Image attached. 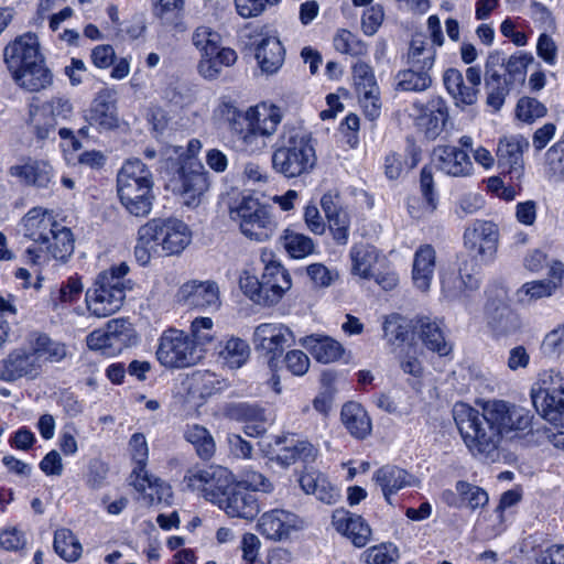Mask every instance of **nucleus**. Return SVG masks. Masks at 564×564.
<instances>
[{"mask_svg": "<svg viewBox=\"0 0 564 564\" xmlns=\"http://www.w3.org/2000/svg\"><path fill=\"white\" fill-rule=\"evenodd\" d=\"M480 411L457 402L453 417L459 434L474 457L495 462L505 440H513L531 431L530 410L505 400H488Z\"/></svg>", "mask_w": 564, "mask_h": 564, "instance_id": "obj_1", "label": "nucleus"}, {"mask_svg": "<svg viewBox=\"0 0 564 564\" xmlns=\"http://www.w3.org/2000/svg\"><path fill=\"white\" fill-rule=\"evenodd\" d=\"M192 241L189 227L177 218H153L138 230L135 260L147 265L153 257L177 256Z\"/></svg>", "mask_w": 564, "mask_h": 564, "instance_id": "obj_2", "label": "nucleus"}, {"mask_svg": "<svg viewBox=\"0 0 564 564\" xmlns=\"http://www.w3.org/2000/svg\"><path fill=\"white\" fill-rule=\"evenodd\" d=\"M272 169L285 178L310 174L317 156L312 134L302 127L284 124L272 152Z\"/></svg>", "mask_w": 564, "mask_h": 564, "instance_id": "obj_3", "label": "nucleus"}, {"mask_svg": "<svg viewBox=\"0 0 564 564\" xmlns=\"http://www.w3.org/2000/svg\"><path fill=\"white\" fill-rule=\"evenodd\" d=\"M151 170L140 159L127 160L117 173V195L124 210L144 218L152 212L155 200Z\"/></svg>", "mask_w": 564, "mask_h": 564, "instance_id": "obj_4", "label": "nucleus"}, {"mask_svg": "<svg viewBox=\"0 0 564 564\" xmlns=\"http://www.w3.org/2000/svg\"><path fill=\"white\" fill-rule=\"evenodd\" d=\"M129 272L126 262L112 265L101 271L94 284L86 291L85 301L88 312L98 318L108 317L118 312L130 289V281L124 278Z\"/></svg>", "mask_w": 564, "mask_h": 564, "instance_id": "obj_5", "label": "nucleus"}, {"mask_svg": "<svg viewBox=\"0 0 564 564\" xmlns=\"http://www.w3.org/2000/svg\"><path fill=\"white\" fill-rule=\"evenodd\" d=\"M134 467L130 475V484L142 494L148 505L165 502L170 503L173 492L169 484L149 474L145 469L149 449L145 436L135 433L129 442Z\"/></svg>", "mask_w": 564, "mask_h": 564, "instance_id": "obj_6", "label": "nucleus"}, {"mask_svg": "<svg viewBox=\"0 0 564 564\" xmlns=\"http://www.w3.org/2000/svg\"><path fill=\"white\" fill-rule=\"evenodd\" d=\"M535 411L547 422L564 420V369H546L538 373L530 389Z\"/></svg>", "mask_w": 564, "mask_h": 564, "instance_id": "obj_7", "label": "nucleus"}, {"mask_svg": "<svg viewBox=\"0 0 564 564\" xmlns=\"http://www.w3.org/2000/svg\"><path fill=\"white\" fill-rule=\"evenodd\" d=\"M229 214L238 223L241 234L250 240L264 242L276 231L278 223L270 208L250 195L243 196Z\"/></svg>", "mask_w": 564, "mask_h": 564, "instance_id": "obj_8", "label": "nucleus"}, {"mask_svg": "<svg viewBox=\"0 0 564 564\" xmlns=\"http://www.w3.org/2000/svg\"><path fill=\"white\" fill-rule=\"evenodd\" d=\"M203 357V351L183 330L170 328L159 340L156 358L166 368H186L195 365Z\"/></svg>", "mask_w": 564, "mask_h": 564, "instance_id": "obj_9", "label": "nucleus"}, {"mask_svg": "<svg viewBox=\"0 0 564 564\" xmlns=\"http://www.w3.org/2000/svg\"><path fill=\"white\" fill-rule=\"evenodd\" d=\"M170 186L180 196L182 204L195 208L199 206L209 189V173L199 162H186L171 180Z\"/></svg>", "mask_w": 564, "mask_h": 564, "instance_id": "obj_10", "label": "nucleus"}, {"mask_svg": "<svg viewBox=\"0 0 564 564\" xmlns=\"http://www.w3.org/2000/svg\"><path fill=\"white\" fill-rule=\"evenodd\" d=\"M186 487L199 492L206 500L219 505L235 482L231 471L221 466L193 468L184 476Z\"/></svg>", "mask_w": 564, "mask_h": 564, "instance_id": "obj_11", "label": "nucleus"}, {"mask_svg": "<svg viewBox=\"0 0 564 564\" xmlns=\"http://www.w3.org/2000/svg\"><path fill=\"white\" fill-rule=\"evenodd\" d=\"M74 252V237L69 228L59 226L42 245L29 247L26 258L35 265H46L51 260L66 262Z\"/></svg>", "mask_w": 564, "mask_h": 564, "instance_id": "obj_12", "label": "nucleus"}, {"mask_svg": "<svg viewBox=\"0 0 564 564\" xmlns=\"http://www.w3.org/2000/svg\"><path fill=\"white\" fill-rule=\"evenodd\" d=\"M304 528V520L285 509L267 511L260 516L257 523L259 533L273 542L290 541L293 535Z\"/></svg>", "mask_w": 564, "mask_h": 564, "instance_id": "obj_13", "label": "nucleus"}, {"mask_svg": "<svg viewBox=\"0 0 564 564\" xmlns=\"http://www.w3.org/2000/svg\"><path fill=\"white\" fill-rule=\"evenodd\" d=\"M294 334L285 325L263 323L253 332V345L258 352L269 359L270 366L282 356L284 349L294 344Z\"/></svg>", "mask_w": 564, "mask_h": 564, "instance_id": "obj_14", "label": "nucleus"}, {"mask_svg": "<svg viewBox=\"0 0 564 564\" xmlns=\"http://www.w3.org/2000/svg\"><path fill=\"white\" fill-rule=\"evenodd\" d=\"M410 117L426 139L435 140L448 119L446 102L441 97H432L425 104L415 101L411 106Z\"/></svg>", "mask_w": 564, "mask_h": 564, "instance_id": "obj_15", "label": "nucleus"}, {"mask_svg": "<svg viewBox=\"0 0 564 564\" xmlns=\"http://www.w3.org/2000/svg\"><path fill=\"white\" fill-rule=\"evenodd\" d=\"M499 239L496 224L488 220H476L464 232V245L481 262L494 260Z\"/></svg>", "mask_w": 564, "mask_h": 564, "instance_id": "obj_16", "label": "nucleus"}, {"mask_svg": "<svg viewBox=\"0 0 564 564\" xmlns=\"http://www.w3.org/2000/svg\"><path fill=\"white\" fill-rule=\"evenodd\" d=\"M245 119L242 111L234 108L228 112V122L232 135L235 148L247 154H259L267 148V135L253 124H249V120Z\"/></svg>", "mask_w": 564, "mask_h": 564, "instance_id": "obj_17", "label": "nucleus"}, {"mask_svg": "<svg viewBox=\"0 0 564 564\" xmlns=\"http://www.w3.org/2000/svg\"><path fill=\"white\" fill-rule=\"evenodd\" d=\"M318 454L317 448L306 440H300L294 434L276 436L271 453V460L282 467H289L297 460L312 463Z\"/></svg>", "mask_w": 564, "mask_h": 564, "instance_id": "obj_18", "label": "nucleus"}, {"mask_svg": "<svg viewBox=\"0 0 564 564\" xmlns=\"http://www.w3.org/2000/svg\"><path fill=\"white\" fill-rule=\"evenodd\" d=\"M351 69L354 84L365 112L370 119H376L380 115L381 102L373 69L362 61L356 62Z\"/></svg>", "mask_w": 564, "mask_h": 564, "instance_id": "obj_19", "label": "nucleus"}, {"mask_svg": "<svg viewBox=\"0 0 564 564\" xmlns=\"http://www.w3.org/2000/svg\"><path fill=\"white\" fill-rule=\"evenodd\" d=\"M42 56L39 37L32 32L17 36L3 50V61L10 74L39 61Z\"/></svg>", "mask_w": 564, "mask_h": 564, "instance_id": "obj_20", "label": "nucleus"}, {"mask_svg": "<svg viewBox=\"0 0 564 564\" xmlns=\"http://www.w3.org/2000/svg\"><path fill=\"white\" fill-rule=\"evenodd\" d=\"M432 162L437 171L453 177L471 176L475 170L467 151L449 144L434 148Z\"/></svg>", "mask_w": 564, "mask_h": 564, "instance_id": "obj_21", "label": "nucleus"}, {"mask_svg": "<svg viewBox=\"0 0 564 564\" xmlns=\"http://www.w3.org/2000/svg\"><path fill=\"white\" fill-rule=\"evenodd\" d=\"M177 299L189 307L216 311L220 306L219 288L209 280L184 283L177 292Z\"/></svg>", "mask_w": 564, "mask_h": 564, "instance_id": "obj_22", "label": "nucleus"}, {"mask_svg": "<svg viewBox=\"0 0 564 564\" xmlns=\"http://www.w3.org/2000/svg\"><path fill=\"white\" fill-rule=\"evenodd\" d=\"M529 143L522 138L501 139L497 148L498 166L511 181L521 182L524 174L523 151Z\"/></svg>", "mask_w": 564, "mask_h": 564, "instance_id": "obj_23", "label": "nucleus"}, {"mask_svg": "<svg viewBox=\"0 0 564 564\" xmlns=\"http://www.w3.org/2000/svg\"><path fill=\"white\" fill-rule=\"evenodd\" d=\"M271 256L272 253L268 250H262L261 252L262 261H268L262 273V289L264 290V301L268 305L278 303L292 285L288 270L279 262L270 260Z\"/></svg>", "mask_w": 564, "mask_h": 564, "instance_id": "obj_24", "label": "nucleus"}, {"mask_svg": "<svg viewBox=\"0 0 564 564\" xmlns=\"http://www.w3.org/2000/svg\"><path fill=\"white\" fill-rule=\"evenodd\" d=\"M218 506L229 517L248 521L253 520L260 512V503L257 497L235 482Z\"/></svg>", "mask_w": 564, "mask_h": 564, "instance_id": "obj_25", "label": "nucleus"}, {"mask_svg": "<svg viewBox=\"0 0 564 564\" xmlns=\"http://www.w3.org/2000/svg\"><path fill=\"white\" fill-rule=\"evenodd\" d=\"M61 226L52 210L34 207L22 218L23 235L34 241V246L42 245Z\"/></svg>", "mask_w": 564, "mask_h": 564, "instance_id": "obj_26", "label": "nucleus"}, {"mask_svg": "<svg viewBox=\"0 0 564 564\" xmlns=\"http://www.w3.org/2000/svg\"><path fill=\"white\" fill-rule=\"evenodd\" d=\"M42 370L31 350L15 349L4 358L0 366V379L15 381L21 378L34 379Z\"/></svg>", "mask_w": 564, "mask_h": 564, "instance_id": "obj_27", "label": "nucleus"}, {"mask_svg": "<svg viewBox=\"0 0 564 564\" xmlns=\"http://www.w3.org/2000/svg\"><path fill=\"white\" fill-rule=\"evenodd\" d=\"M332 523L338 533L349 539L357 547H362L370 541L371 529L361 516L337 509L333 512Z\"/></svg>", "mask_w": 564, "mask_h": 564, "instance_id": "obj_28", "label": "nucleus"}, {"mask_svg": "<svg viewBox=\"0 0 564 564\" xmlns=\"http://www.w3.org/2000/svg\"><path fill=\"white\" fill-rule=\"evenodd\" d=\"M9 174L24 185L37 188H48L54 178V170L48 161L31 158L22 164L10 166Z\"/></svg>", "mask_w": 564, "mask_h": 564, "instance_id": "obj_29", "label": "nucleus"}, {"mask_svg": "<svg viewBox=\"0 0 564 564\" xmlns=\"http://www.w3.org/2000/svg\"><path fill=\"white\" fill-rule=\"evenodd\" d=\"M372 479L389 505H392L393 495L417 484V479L413 475L394 465L382 466L375 471Z\"/></svg>", "mask_w": 564, "mask_h": 564, "instance_id": "obj_30", "label": "nucleus"}, {"mask_svg": "<svg viewBox=\"0 0 564 564\" xmlns=\"http://www.w3.org/2000/svg\"><path fill=\"white\" fill-rule=\"evenodd\" d=\"M299 344L305 348L317 362L325 365L337 361L344 354V348L339 341L322 334L302 337Z\"/></svg>", "mask_w": 564, "mask_h": 564, "instance_id": "obj_31", "label": "nucleus"}, {"mask_svg": "<svg viewBox=\"0 0 564 564\" xmlns=\"http://www.w3.org/2000/svg\"><path fill=\"white\" fill-rule=\"evenodd\" d=\"M11 76L17 85L29 91H40L50 87L53 83V75L46 67L43 56L39 61L12 73Z\"/></svg>", "mask_w": 564, "mask_h": 564, "instance_id": "obj_32", "label": "nucleus"}, {"mask_svg": "<svg viewBox=\"0 0 564 564\" xmlns=\"http://www.w3.org/2000/svg\"><path fill=\"white\" fill-rule=\"evenodd\" d=\"M110 93L104 89L97 94L89 109L85 112V120L89 126L99 130H110L118 126L115 107L110 102Z\"/></svg>", "mask_w": 564, "mask_h": 564, "instance_id": "obj_33", "label": "nucleus"}, {"mask_svg": "<svg viewBox=\"0 0 564 564\" xmlns=\"http://www.w3.org/2000/svg\"><path fill=\"white\" fill-rule=\"evenodd\" d=\"M436 265V251L431 245L420 246L413 258L412 280L416 289L429 291Z\"/></svg>", "mask_w": 564, "mask_h": 564, "instance_id": "obj_34", "label": "nucleus"}, {"mask_svg": "<svg viewBox=\"0 0 564 564\" xmlns=\"http://www.w3.org/2000/svg\"><path fill=\"white\" fill-rule=\"evenodd\" d=\"M413 329L430 350L437 352L440 356H446L451 352L452 347L445 339L441 321L421 316L415 319Z\"/></svg>", "mask_w": 564, "mask_h": 564, "instance_id": "obj_35", "label": "nucleus"}, {"mask_svg": "<svg viewBox=\"0 0 564 564\" xmlns=\"http://www.w3.org/2000/svg\"><path fill=\"white\" fill-rule=\"evenodd\" d=\"M299 481L305 494L315 496L316 499L326 505L336 503L340 497L339 490L328 478L315 469L304 471Z\"/></svg>", "mask_w": 564, "mask_h": 564, "instance_id": "obj_36", "label": "nucleus"}, {"mask_svg": "<svg viewBox=\"0 0 564 564\" xmlns=\"http://www.w3.org/2000/svg\"><path fill=\"white\" fill-rule=\"evenodd\" d=\"M242 113L245 115L243 120H249V124L257 127L267 137L275 133L283 118V113L278 106L267 102L249 107Z\"/></svg>", "mask_w": 564, "mask_h": 564, "instance_id": "obj_37", "label": "nucleus"}, {"mask_svg": "<svg viewBox=\"0 0 564 564\" xmlns=\"http://www.w3.org/2000/svg\"><path fill=\"white\" fill-rule=\"evenodd\" d=\"M31 352L35 361L43 369L46 362H59L67 356V347L64 343L51 338L46 334H34L30 339Z\"/></svg>", "mask_w": 564, "mask_h": 564, "instance_id": "obj_38", "label": "nucleus"}, {"mask_svg": "<svg viewBox=\"0 0 564 564\" xmlns=\"http://www.w3.org/2000/svg\"><path fill=\"white\" fill-rule=\"evenodd\" d=\"M340 419L351 436L364 440L372 430L371 419L365 408L357 402H347L343 405Z\"/></svg>", "mask_w": 564, "mask_h": 564, "instance_id": "obj_39", "label": "nucleus"}, {"mask_svg": "<svg viewBox=\"0 0 564 564\" xmlns=\"http://www.w3.org/2000/svg\"><path fill=\"white\" fill-rule=\"evenodd\" d=\"M228 387L225 379L209 370H196L187 377V390L194 398L206 399Z\"/></svg>", "mask_w": 564, "mask_h": 564, "instance_id": "obj_40", "label": "nucleus"}, {"mask_svg": "<svg viewBox=\"0 0 564 564\" xmlns=\"http://www.w3.org/2000/svg\"><path fill=\"white\" fill-rule=\"evenodd\" d=\"M256 58L261 70L274 74L284 62V48L275 36L263 37L256 48Z\"/></svg>", "mask_w": 564, "mask_h": 564, "instance_id": "obj_41", "label": "nucleus"}, {"mask_svg": "<svg viewBox=\"0 0 564 564\" xmlns=\"http://www.w3.org/2000/svg\"><path fill=\"white\" fill-rule=\"evenodd\" d=\"M381 254L379 250L370 245H354L349 251L351 261V273L365 280L373 276L375 264L379 262Z\"/></svg>", "mask_w": 564, "mask_h": 564, "instance_id": "obj_42", "label": "nucleus"}, {"mask_svg": "<svg viewBox=\"0 0 564 564\" xmlns=\"http://www.w3.org/2000/svg\"><path fill=\"white\" fill-rule=\"evenodd\" d=\"M237 61V53L235 50L230 47L218 46L213 54L205 56L204 58H199L198 61V73L205 79H216L223 67H229L234 65Z\"/></svg>", "mask_w": 564, "mask_h": 564, "instance_id": "obj_43", "label": "nucleus"}, {"mask_svg": "<svg viewBox=\"0 0 564 564\" xmlns=\"http://www.w3.org/2000/svg\"><path fill=\"white\" fill-rule=\"evenodd\" d=\"M218 357L229 369H239L250 357V346L245 339L232 336L219 344Z\"/></svg>", "mask_w": 564, "mask_h": 564, "instance_id": "obj_44", "label": "nucleus"}, {"mask_svg": "<svg viewBox=\"0 0 564 564\" xmlns=\"http://www.w3.org/2000/svg\"><path fill=\"white\" fill-rule=\"evenodd\" d=\"M106 332L116 354L137 341V334L131 323L124 318H113L106 324Z\"/></svg>", "mask_w": 564, "mask_h": 564, "instance_id": "obj_45", "label": "nucleus"}, {"mask_svg": "<svg viewBox=\"0 0 564 564\" xmlns=\"http://www.w3.org/2000/svg\"><path fill=\"white\" fill-rule=\"evenodd\" d=\"M436 50L422 35H415L408 52V64L412 67L431 69L434 65Z\"/></svg>", "mask_w": 564, "mask_h": 564, "instance_id": "obj_46", "label": "nucleus"}, {"mask_svg": "<svg viewBox=\"0 0 564 564\" xmlns=\"http://www.w3.org/2000/svg\"><path fill=\"white\" fill-rule=\"evenodd\" d=\"M429 69L410 66L408 69L400 70L395 76V90L420 93L426 90L432 85V78Z\"/></svg>", "mask_w": 564, "mask_h": 564, "instance_id": "obj_47", "label": "nucleus"}, {"mask_svg": "<svg viewBox=\"0 0 564 564\" xmlns=\"http://www.w3.org/2000/svg\"><path fill=\"white\" fill-rule=\"evenodd\" d=\"M280 242L293 259H303L315 251V243L310 237L290 228L283 231Z\"/></svg>", "mask_w": 564, "mask_h": 564, "instance_id": "obj_48", "label": "nucleus"}, {"mask_svg": "<svg viewBox=\"0 0 564 564\" xmlns=\"http://www.w3.org/2000/svg\"><path fill=\"white\" fill-rule=\"evenodd\" d=\"M184 437L195 447L200 458L209 459L215 454V441L209 431L203 425H187L184 431Z\"/></svg>", "mask_w": 564, "mask_h": 564, "instance_id": "obj_49", "label": "nucleus"}, {"mask_svg": "<svg viewBox=\"0 0 564 564\" xmlns=\"http://www.w3.org/2000/svg\"><path fill=\"white\" fill-rule=\"evenodd\" d=\"M420 187L423 196V209L419 212L412 203H409V212L414 218H422L433 214L437 208V197L434 193V181L432 171L423 167L420 176Z\"/></svg>", "mask_w": 564, "mask_h": 564, "instance_id": "obj_50", "label": "nucleus"}, {"mask_svg": "<svg viewBox=\"0 0 564 564\" xmlns=\"http://www.w3.org/2000/svg\"><path fill=\"white\" fill-rule=\"evenodd\" d=\"M83 283L78 276H69L56 290L51 292L50 303L53 310L57 311L67 304H72L80 297Z\"/></svg>", "mask_w": 564, "mask_h": 564, "instance_id": "obj_51", "label": "nucleus"}, {"mask_svg": "<svg viewBox=\"0 0 564 564\" xmlns=\"http://www.w3.org/2000/svg\"><path fill=\"white\" fill-rule=\"evenodd\" d=\"M154 3V14L161 20L162 24L172 26L177 31H184L181 11L184 6L183 0H152Z\"/></svg>", "mask_w": 564, "mask_h": 564, "instance_id": "obj_52", "label": "nucleus"}, {"mask_svg": "<svg viewBox=\"0 0 564 564\" xmlns=\"http://www.w3.org/2000/svg\"><path fill=\"white\" fill-rule=\"evenodd\" d=\"M53 546L55 552L67 562L77 561L83 551L77 538L70 530L65 528L55 531Z\"/></svg>", "mask_w": 564, "mask_h": 564, "instance_id": "obj_53", "label": "nucleus"}, {"mask_svg": "<svg viewBox=\"0 0 564 564\" xmlns=\"http://www.w3.org/2000/svg\"><path fill=\"white\" fill-rule=\"evenodd\" d=\"M192 44L200 58L213 54L221 45V35L210 26L199 25L192 33Z\"/></svg>", "mask_w": 564, "mask_h": 564, "instance_id": "obj_54", "label": "nucleus"}, {"mask_svg": "<svg viewBox=\"0 0 564 564\" xmlns=\"http://www.w3.org/2000/svg\"><path fill=\"white\" fill-rule=\"evenodd\" d=\"M444 85L448 94L455 99L456 105L470 106L476 102L475 91L466 89L459 93V86L463 85L464 76L456 68H448L443 76Z\"/></svg>", "mask_w": 564, "mask_h": 564, "instance_id": "obj_55", "label": "nucleus"}, {"mask_svg": "<svg viewBox=\"0 0 564 564\" xmlns=\"http://www.w3.org/2000/svg\"><path fill=\"white\" fill-rule=\"evenodd\" d=\"M333 44L335 50L341 54L365 56L368 53V45L346 29H340L336 32Z\"/></svg>", "mask_w": 564, "mask_h": 564, "instance_id": "obj_56", "label": "nucleus"}, {"mask_svg": "<svg viewBox=\"0 0 564 564\" xmlns=\"http://www.w3.org/2000/svg\"><path fill=\"white\" fill-rule=\"evenodd\" d=\"M411 321L399 314H392L386 317L383 322V335L390 344L404 343L408 338L410 328H413Z\"/></svg>", "mask_w": 564, "mask_h": 564, "instance_id": "obj_57", "label": "nucleus"}, {"mask_svg": "<svg viewBox=\"0 0 564 564\" xmlns=\"http://www.w3.org/2000/svg\"><path fill=\"white\" fill-rule=\"evenodd\" d=\"M558 289L555 281L539 280L524 283L518 291V297L521 302L536 301L551 296Z\"/></svg>", "mask_w": 564, "mask_h": 564, "instance_id": "obj_58", "label": "nucleus"}, {"mask_svg": "<svg viewBox=\"0 0 564 564\" xmlns=\"http://www.w3.org/2000/svg\"><path fill=\"white\" fill-rule=\"evenodd\" d=\"M545 164L551 180L564 181V140L556 142L546 151Z\"/></svg>", "mask_w": 564, "mask_h": 564, "instance_id": "obj_59", "label": "nucleus"}, {"mask_svg": "<svg viewBox=\"0 0 564 564\" xmlns=\"http://www.w3.org/2000/svg\"><path fill=\"white\" fill-rule=\"evenodd\" d=\"M455 489L467 506L475 510L485 507L489 497L485 489L464 480L456 482Z\"/></svg>", "mask_w": 564, "mask_h": 564, "instance_id": "obj_60", "label": "nucleus"}, {"mask_svg": "<svg viewBox=\"0 0 564 564\" xmlns=\"http://www.w3.org/2000/svg\"><path fill=\"white\" fill-rule=\"evenodd\" d=\"M362 556L365 564H397L399 551L392 543H381L367 549Z\"/></svg>", "mask_w": 564, "mask_h": 564, "instance_id": "obj_61", "label": "nucleus"}, {"mask_svg": "<svg viewBox=\"0 0 564 564\" xmlns=\"http://www.w3.org/2000/svg\"><path fill=\"white\" fill-rule=\"evenodd\" d=\"M533 56L530 53L519 52L511 55L507 61L505 59V70L509 76L510 84L518 82L523 83L527 74L528 66L533 62Z\"/></svg>", "mask_w": 564, "mask_h": 564, "instance_id": "obj_62", "label": "nucleus"}, {"mask_svg": "<svg viewBox=\"0 0 564 564\" xmlns=\"http://www.w3.org/2000/svg\"><path fill=\"white\" fill-rule=\"evenodd\" d=\"M74 107L70 100L63 96L53 97L41 108L42 116H50L55 123L58 120H68L73 116Z\"/></svg>", "mask_w": 564, "mask_h": 564, "instance_id": "obj_63", "label": "nucleus"}, {"mask_svg": "<svg viewBox=\"0 0 564 564\" xmlns=\"http://www.w3.org/2000/svg\"><path fill=\"white\" fill-rule=\"evenodd\" d=\"M238 486L245 487L248 491H259L271 494L274 489L273 484L261 473L253 469H245L240 479L235 481Z\"/></svg>", "mask_w": 564, "mask_h": 564, "instance_id": "obj_64", "label": "nucleus"}]
</instances>
